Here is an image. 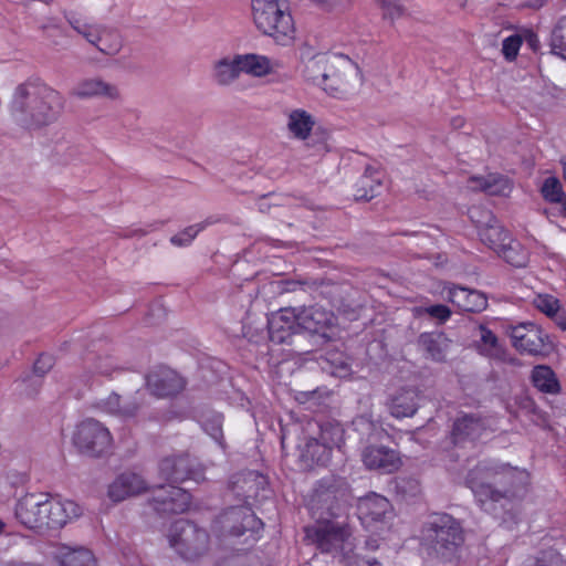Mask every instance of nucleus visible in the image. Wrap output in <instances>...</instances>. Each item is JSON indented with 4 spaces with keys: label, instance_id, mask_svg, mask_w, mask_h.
I'll return each mask as SVG.
<instances>
[{
    "label": "nucleus",
    "instance_id": "35",
    "mask_svg": "<svg viewBox=\"0 0 566 566\" xmlns=\"http://www.w3.org/2000/svg\"><path fill=\"white\" fill-rule=\"evenodd\" d=\"M83 361L85 371L92 375L109 376L118 368L116 358L107 353H90Z\"/></svg>",
    "mask_w": 566,
    "mask_h": 566
},
{
    "label": "nucleus",
    "instance_id": "40",
    "mask_svg": "<svg viewBox=\"0 0 566 566\" xmlns=\"http://www.w3.org/2000/svg\"><path fill=\"white\" fill-rule=\"evenodd\" d=\"M60 566H96L95 558L86 548H66L60 555Z\"/></svg>",
    "mask_w": 566,
    "mask_h": 566
},
{
    "label": "nucleus",
    "instance_id": "27",
    "mask_svg": "<svg viewBox=\"0 0 566 566\" xmlns=\"http://www.w3.org/2000/svg\"><path fill=\"white\" fill-rule=\"evenodd\" d=\"M94 407L101 412L116 416L124 420L134 418L139 410V403L136 400H125L122 402L117 394H111L106 398L97 400Z\"/></svg>",
    "mask_w": 566,
    "mask_h": 566
},
{
    "label": "nucleus",
    "instance_id": "48",
    "mask_svg": "<svg viewBox=\"0 0 566 566\" xmlns=\"http://www.w3.org/2000/svg\"><path fill=\"white\" fill-rule=\"evenodd\" d=\"M534 304L541 312L551 317L557 315L559 311V301L553 295L539 294L534 300Z\"/></svg>",
    "mask_w": 566,
    "mask_h": 566
},
{
    "label": "nucleus",
    "instance_id": "28",
    "mask_svg": "<svg viewBox=\"0 0 566 566\" xmlns=\"http://www.w3.org/2000/svg\"><path fill=\"white\" fill-rule=\"evenodd\" d=\"M384 174L373 167H367L355 185V198L357 200H370L380 193Z\"/></svg>",
    "mask_w": 566,
    "mask_h": 566
},
{
    "label": "nucleus",
    "instance_id": "15",
    "mask_svg": "<svg viewBox=\"0 0 566 566\" xmlns=\"http://www.w3.org/2000/svg\"><path fill=\"white\" fill-rule=\"evenodd\" d=\"M510 336L513 346L521 353L541 355L548 348V336L533 323L512 327Z\"/></svg>",
    "mask_w": 566,
    "mask_h": 566
},
{
    "label": "nucleus",
    "instance_id": "50",
    "mask_svg": "<svg viewBox=\"0 0 566 566\" xmlns=\"http://www.w3.org/2000/svg\"><path fill=\"white\" fill-rule=\"evenodd\" d=\"M384 10V15L390 20L400 18L405 10L398 0H377Z\"/></svg>",
    "mask_w": 566,
    "mask_h": 566
},
{
    "label": "nucleus",
    "instance_id": "46",
    "mask_svg": "<svg viewBox=\"0 0 566 566\" xmlns=\"http://www.w3.org/2000/svg\"><path fill=\"white\" fill-rule=\"evenodd\" d=\"M542 195L551 202H560L564 196L560 181L555 177L545 179L542 186Z\"/></svg>",
    "mask_w": 566,
    "mask_h": 566
},
{
    "label": "nucleus",
    "instance_id": "37",
    "mask_svg": "<svg viewBox=\"0 0 566 566\" xmlns=\"http://www.w3.org/2000/svg\"><path fill=\"white\" fill-rule=\"evenodd\" d=\"M354 430L367 441L377 439L384 433L379 421L375 420L371 413H361L353 420Z\"/></svg>",
    "mask_w": 566,
    "mask_h": 566
},
{
    "label": "nucleus",
    "instance_id": "22",
    "mask_svg": "<svg viewBox=\"0 0 566 566\" xmlns=\"http://www.w3.org/2000/svg\"><path fill=\"white\" fill-rule=\"evenodd\" d=\"M144 479L132 472L118 475L108 486V497L113 502H120L127 497L138 495L146 490Z\"/></svg>",
    "mask_w": 566,
    "mask_h": 566
},
{
    "label": "nucleus",
    "instance_id": "44",
    "mask_svg": "<svg viewBox=\"0 0 566 566\" xmlns=\"http://www.w3.org/2000/svg\"><path fill=\"white\" fill-rule=\"evenodd\" d=\"M222 416L216 413L211 418L206 419L202 423L205 431L222 448H226L222 432Z\"/></svg>",
    "mask_w": 566,
    "mask_h": 566
},
{
    "label": "nucleus",
    "instance_id": "60",
    "mask_svg": "<svg viewBox=\"0 0 566 566\" xmlns=\"http://www.w3.org/2000/svg\"><path fill=\"white\" fill-rule=\"evenodd\" d=\"M563 208H564V210L566 211V200H565V201H564V203H563Z\"/></svg>",
    "mask_w": 566,
    "mask_h": 566
},
{
    "label": "nucleus",
    "instance_id": "10",
    "mask_svg": "<svg viewBox=\"0 0 566 566\" xmlns=\"http://www.w3.org/2000/svg\"><path fill=\"white\" fill-rule=\"evenodd\" d=\"M168 542L182 558L195 559L208 551L209 535L195 523L178 520L169 528Z\"/></svg>",
    "mask_w": 566,
    "mask_h": 566
},
{
    "label": "nucleus",
    "instance_id": "23",
    "mask_svg": "<svg viewBox=\"0 0 566 566\" xmlns=\"http://www.w3.org/2000/svg\"><path fill=\"white\" fill-rule=\"evenodd\" d=\"M242 73L248 74L252 77H265L268 75L276 73L281 67V63L271 57L258 54V53H245L239 54Z\"/></svg>",
    "mask_w": 566,
    "mask_h": 566
},
{
    "label": "nucleus",
    "instance_id": "2",
    "mask_svg": "<svg viewBox=\"0 0 566 566\" xmlns=\"http://www.w3.org/2000/svg\"><path fill=\"white\" fill-rule=\"evenodd\" d=\"M81 513L74 501L44 492H28L13 507L15 522L36 535L60 530Z\"/></svg>",
    "mask_w": 566,
    "mask_h": 566
},
{
    "label": "nucleus",
    "instance_id": "36",
    "mask_svg": "<svg viewBox=\"0 0 566 566\" xmlns=\"http://www.w3.org/2000/svg\"><path fill=\"white\" fill-rule=\"evenodd\" d=\"M532 382L543 392L555 395L560 390V385L554 370L545 365H538L533 368Z\"/></svg>",
    "mask_w": 566,
    "mask_h": 566
},
{
    "label": "nucleus",
    "instance_id": "18",
    "mask_svg": "<svg viewBox=\"0 0 566 566\" xmlns=\"http://www.w3.org/2000/svg\"><path fill=\"white\" fill-rule=\"evenodd\" d=\"M361 460L366 468L384 473H391L401 465L399 454L384 446H366L361 451Z\"/></svg>",
    "mask_w": 566,
    "mask_h": 566
},
{
    "label": "nucleus",
    "instance_id": "13",
    "mask_svg": "<svg viewBox=\"0 0 566 566\" xmlns=\"http://www.w3.org/2000/svg\"><path fill=\"white\" fill-rule=\"evenodd\" d=\"M361 83L358 65L345 55H333L325 92L337 98L353 94Z\"/></svg>",
    "mask_w": 566,
    "mask_h": 566
},
{
    "label": "nucleus",
    "instance_id": "25",
    "mask_svg": "<svg viewBox=\"0 0 566 566\" xmlns=\"http://www.w3.org/2000/svg\"><path fill=\"white\" fill-rule=\"evenodd\" d=\"M148 386L158 397L179 394L185 388V380L176 371L165 369L160 374L148 377Z\"/></svg>",
    "mask_w": 566,
    "mask_h": 566
},
{
    "label": "nucleus",
    "instance_id": "47",
    "mask_svg": "<svg viewBox=\"0 0 566 566\" xmlns=\"http://www.w3.org/2000/svg\"><path fill=\"white\" fill-rule=\"evenodd\" d=\"M415 313L417 315L427 314L430 317L436 318L439 323L447 322L451 316L450 308L443 304L416 307Z\"/></svg>",
    "mask_w": 566,
    "mask_h": 566
},
{
    "label": "nucleus",
    "instance_id": "33",
    "mask_svg": "<svg viewBox=\"0 0 566 566\" xmlns=\"http://www.w3.org/2000/svg\"><path fill=\"white\" fill-rule=\"evenodd\" d=\"M312 510L315 512L325 511L328 515L336 516L340 510L337 491L331 486L325 489L324 485L321 484L315 489L312 499ZM321 515H323V513H321Z\"/></svg>",
    "mask_w": 566,
    "mask_h": 566
},
{
    "label": "nucleus",
    "instance_id": "45",
    "mask_svg": "<svg viewBox=\"0 0 566 566\" xmlns=\"http://www.w3.org/2000/svg\"><path fill=\"white\" fill-rule=\"evenodd\" d=\"M206 228V223H197L187 227L182 231L170 238L171 244L176 247H187Z\"/></svg>",
    "mask_w": 566,
    "mask_h": 566
},
{
    "label": "nucleus",
    "instance_id": "58",
    "mask_svg": "<svg viewBox=\"0 0 566 566\" xmlns=\"http://www.w3.org/2000/svg\"><path fill=\"white\" fill-rule=\"evenodd\" d=\"M562 166H563L564 179L566 180V158L562 159Z\"/></svg>",
    "mask_w": 566,
    "mask_h": 566
},
{
    "label": "nucleus",
    "instance_id": "41",
    "mask_svg": "<svg viewBox=\"0 0 566 566\" xmlns=\"http://www.w3.org/2000/svg\"><path fill=\"white\" fill-rule=\"evenodd\" d=\"M523 566H566V559L557 549L547 548L526 559Z\"/></svg>",
    "mask_w": 566,
    "mask_h": 566
},
{
    "label": "nucleus",
    "instance_id": "57",
    "mask_svg": "<svg viewBox=\"0 0 566 566\" xmlns=\"http://www.w3.org/2000/svg\"><path fill=\"white\" fill-rule=\"evenodd\" d=\"M312 1L322 7H331L336 0H312Z\"/></svg>",
    "mask_w": 566,
    "mask_h": 566
},
{
    "label": "nucleus",
    "instance_id": "9",
    "mask_svg": "<svg viewBox=\"0 0 566 566\" xmlns=\"http://www.w3.org/2000/svg\"><path fill=\"white\" fill-rule=\"evenodd\" d=\"M426 538L438 556L449 559L462 545L463 532L460 523L451 515L436 514L428 524Z\"/></svg>",
    "mask_w": 566,
    "mask_h": 566
},
{
    "label": "nucleus",
    "instance_id": "21",
    "mask_svg": "<svg viewBox=\"0 0 566 566\" xmlns=\"http://www.w3.org/2000/svg\"><path fill=\"white\" fill-rule=\"evenodd\" d=\"M447 290V300L462 312H481L486 305V297L476 290H470L462 286H449Z\"/></svg>",
    "mask_w": 566,
    "mask_h": 566
},
{
    "label": "nucleus",
    "instance_id": "5",
    "mask_svg": "<svg viewBox=\"0 0 566 566\" xmlns=\"http://www.w3.org/2000/svg\"><path fill=\"white\" fill-rule=\"evenodd\" d=\"M335 323V315L321 306L304 308L298 314L294 310H281L269 321V331L271 338L280 343L300 331L331 339Z\"/></svg>",
    "mask_w": 566,
    "mask_h": 566
},
{
    "label": "nucleus",
    "instance_id": "38",
    "mask_svg": "<svg viewBox=\"0 0 566 566\" xmlns=\"http://www.w3.org/2000/svg\"><path fill=\"white\" fill-rule=\"evenodd\" d=\"M319 439L321 443H324L325 447H328V450L332 452L333 449H340L344 444V428L337 422H325L319 426Z\"/></svg>",
    "mask_w": 566,
    "mask_h": 566
},
{
    "label": "nucleus",
    "instance_id": "42",
    "mask_svg": "<svg viewBox=\"0 0 566 566\" xmlns=\"http://www.w3.org/2000/svg\"><path fill=\"white\" fill-rule=\"evenodd\" d=\"M551 49L566 60V17L560 18L552 31Z\"/></svg>",
    "mask_w": 566,
    "mask_h": 566
},
{
    "label": "nucleus",
    "instance_id": "52",
    "mask_svg": "<svg viewBox=\"0 0 566 566\" xmlns=\"http://www.w3.org/2000/svg\"><path fill=\"white\" fill-rule=\"evenodd\" d=\"M53 366V357L50 355H41L34 363V373L43 376Z\"/></svg>",
    "mask_w": 566,
    "mask_h": 566
},
{
    "label": "nucleus",
    "instance_id": "49",
    "mask_svg": "<svg viewBox=\"0 0 566 566\" xmlns=\"http://www.w3.org/2000/svg\"><path fill=\"white\" fill-rule=\"evenodd\" d=\"M522 45V38L520 35H511L504 39L502 44V52L506 60L513 61L520 51Z\"/></svg>",
    "mask_w": 566,
    "mask_h": 566
},
{
    "label": "nucleus",
    "instance_id": "8",
    "mask_svg": "<svg viewBox=\"0 0 566 566\" xmlns=\"http://www.w3.org/2000/svg\"><path fill=\"white\" fill-rule=\"evenodd\" d=\"M305 536L322 553L340 557L349 564L358 555L355 553L353 530L346 521L319 520L314 525L305 527Z\"/></svg>",
    "mask_w": 566,
    "mask_h": 566
},
{
    "label": "nucleus",
    "instance_id": "24",
    "mask_svg": "<svg viewBox=\"0 0 566 566\" xmlns=\"http://www.w3.org/2000/svg\"><path fill=\"white\" fill-rule=\"evenodd\" d=\"M421 400V394L417 388H401L391 398L390 413L396 418L412 417L420 407Z\"/></svg>",
    "mask_w": 566,
    "mask_h": 566
},
{
    "label": "nucleus",
    "instance_id": "32",
    "mask_svg": "<svg viewBox=\"0 0 566 566\" xmlns=\"http://www.w3.org/2000/svg\"><path fill=\"white\" fill-rule=\"evenodd\" d=\"M331 63L332 56L326 54H317L313 56L308 60L305 66L304 74L306 80L325 91V85L331 73Z\"/></svg>",
    "mask_w": 566,
    "mask_h": 566
},
{
    "label": "nucleus",
    "instance_id": "39",
    "mask_svg": "<svg viewBox=\"0 0 566 566\" xmlns=\"http://www.w3.org/2000/svg\"><path fill=\"white\" fill-rule=\"evenodd\" d=\"M497 255L503 258L507 263L516 268L526 265L528 261V252L522 247V244L512 238H510L501 251L495 252Z\"/></svg>",
    "mask_w": 566,
    "mask_h": 566
},
{
    "label": "nucleus",
    "instance_id": "51",
    "mask_svg": "<svg viewBox=\"0 0 566 566\" xmlns=\"http://www.w3.org/2000/svg\"><path fill=\"white\" fill-rule=\"evenodd\" d=\"M17 474L12 472H7L0 475V495L1 496H10L15 490V480Z\"/></svg>",
    "mask_w": 566,
    "mask_h": 566
},
{
    "label": "nucleus",
    "instance_id": "59",
    "mask_svg": "<svg viewBox=\"0 0 566 566\" xmlns=\"http://www.w3.org/2000/svg\"><path fill=\"white\" fill-rule=\"evenodd\" d=\"M6 528V523L0 518V535L3 533Z\"/></svg>",
    "mask_w": 566,
    "mask_h": 566
},
{
    "label": "nucleus",
    "instance_id": "11",
    "mask_svg": "<svg viewBox=\"0 0 566 566\" xmlns=\"http://www.w3.org/2000/svg\"><path fill=\"white\" fill-rule=\"evenodd\" d=\"M72 441L81 453L98 458L111 451L114 439L103 422L86 418L75 426Z\"/></svg>",
    "mask_w": 566,
    "mask_h": 566
},
{
    "label": "nucleus",
    "instance_id": "30",
    "mask_svg": "<svg viewBox=\"0 0 566 566\" xmlns=\"http://www.w3.org/2000/svg\"><path fill=\"white\" fill-rule=\"evenodd\" d=\"M450 340L442 333H422L418 338V346L426 357L441 361L446 358Z\"/></svg>",
    "mask_w": 566,
    "mask_h": 566
},
{
    "label": "nucleus",
    "instance_id": "19",
    "mask_svg": "<svg viewBox=\"0 0 566 566\" xmlns=\"http://www.w3.org/2000/svg\"><path fill=\"white\" fill-rule=\"evenodd\" d=\"M475 210L470 211L471 219L476 222L480 240L494 252L501 251L511 238L510 233L490 212H485V221L475 220Z\"/></svg>",
    "mask_w": 566,
    "mask_h": 566
},
{
    "label": "nucleus",
    "instance_id": "14",
    "mask_svg": "<svg viewBox=\"0 0 566 566\" xmlns=\"http://www.w3.org/2000/svg\"><path fill=\"white\" fill-rule=\"evenodd\" d=\"M358 517L367 528L382 530L392 517L389 501L377 493L360 497L357 504Z\"/></svg>",
    "mask_w": 566,
    "mask_h": 566
},
{
    "label": "nucleus",
    "instance_id": "34",
    "mask_svg": "<svg viewBox=\"0 0 566 566\" xmlns=\"http://www.w3.org/2000/svg\"><path fill=\"white\" fill-rule=\"evenodd\" d=\"M478 349L480 354L495 360H505L506 353L496 335L488 327L481 325L479 327Z\"/></svg>",
    "mask_w": 566,
    "mask_h": 566
},
{
    "label": "nucleus",
    "instance_id": "20",
    "mask_svg": "<svg viewBox=\"0 0 566 566\" xmlns=\"http://www.w3.org/2000/svg\"><path fill=\"white\" fill-rule=\"evenodd\" d=\"M486 427L484 421L474 415H463L459 417L451 432L452 443L454 446H464L482 437Z\"/></svg>",
    "mask_w": 566,
    "mask_h": 566
},
{
    "label": "nucleus",
    "instance_id": "3",
    "mask_svg": "<svg viewBox=\"0 0 566 566\" xmlns=\"http://www.w3.org/2000/svg\"><path fill=\"white\" fill-rule=\"evenodd\" d=\"M63 107L64 98L61 93L38 78L19 84L9 104L12 119L27 129L54 123Z\"/></svg>",
    "mask_w": 566,
    "mask_h": 566
},
{
    "label": "nucleus",
    "instance_id": "16",
    "mask_svg": "<svg viewBox=\"0 0 566 566\" xmlns=\"http://www.w3.org/2000/svg\"><path fill=\"white\" fill-rule=\"evenodd\" d=\"M71 95L81 99L104 98L111 102L122 98L119 87L99 76L82 78L72 88Z\"/></svg>",
    "mask_w": 566,
    "mask_h": 566
},
{
    "label": "nucleus",
    "instance_id": "31",
    "mask_svg": "<svg viewBox=\"0 0 566 566\" xmlns=\"http://www.w3.org/2000/svg\"><path fill=\"white\" fill-rule=\"evenodd\" d=\"M332 457L328 447L321 443L316 438H310L303 446H300V460L303 467L311 468L315 464L325 465Z\"/></svg>",
    "mask_w": 566,
    "mask_h": 566
},
{
    "label": "nucleus",
    "instance_id": "29",
    "mask_svg": "<svg viewBox=\"0 0 566 566\" xmlns=\"http://www.w3.org/2000/svg\"><path fill=\"white\" fill-rule=\"evenodd\" d=\"M239 54L233 57H222L212 65L211 77L220 86L231 85L242 73Z\"/></svg>",
    "mask_w": 566,
    "mask_h": 566
},
{
    "label": "nucleus",
    "instance_id": "55",
    "mask_svg": "<svg viewBox=\"0 0 566 566\" xmlns=\"http://www.w3.org/2000/svg\"><path fill=\"white\" fill-rule=\"evenodd\" d=\"M59 25L56 23V20L50 19L45 24L42 25L43 31L50 32L51 29H57Z\"/></svg>",
    "mask_w": 566,
    "mask_h": 566
},
{
    "label": "nucleus",
    "instance_id": "4",
    "mask_svg": "<svg viewBox=\"0 0 566 566\" xmlns=\"http://www.w3.org/2000/svg\"><path fill=\"white\" fill-rule=\"evenodd\" d=\"M159 474L170 483L188 480L199 482L203 479V469L189 454L167 457L159 463ZM191 496L174 484L160 485L154 490L151 505L158 513H182L190 505Z\"/></svg>",
    "mask_w": 566,
    "mask_h": 566
},
{
    "label": "nucleus",
    "instance_id": "12",
    "mask_svg": "<svg viewBox=\"0 0 566 566\" xmlns=\"http://www.w3.org/2000/svg\"><path fill=\"white\" fill-rule=\"evenodd\" d=\"M64 18L74 31L102 53L114 55L119 52L122 38L115 29L91 23L75 12H65Z\"/></svg>",
    "mask_w": 566,
    "mask_h": 566
},
{
    "label": "nucleus",
    "instance_id": "43",
    "mask_svg": "<svg viewBox=\"0 0 566 566\" xmlns=\"http://www.w3.org/2000/svg\"><path fill=\"white\" fill-rule=\"evenodd\" d=\"M242 482L245 499H256L259 496V490L264 491L266 485L265 476L252 471L243 475Z\"/></svg>",
    "mask_w": 566,
    "mask_h": 566
},
{
    "label": "nucleus",
    "instance_id": "26",
    "mask_svg": "<svg viewBox=\"0 0 566 566\" xmlns=\"http://www.w3.org/2000/svg\"><path fill=\"white\" fill-rule=\"evenodd\" d=\"M469 187L472 190H481L490 196H509L512 191L511 180L497 174L473 176L469 179Z\"/></svg>",
    "mask_w": 566,
    "mask_h": 566
},
{
    "label": "nucleus",
    "instance_id": "56",
    "mask_svg": "<svg viewBox=\"0 0 566 566\" xmlns=\"http://www.w3.org/2000/svg\"><path fill=\"white\" fill-rule=\"evenodd\" d=\"M366 547L374 551V549H377L379 547V543H378V539H375V538H369L366 541Z\"/></svg>",
    "mask_w": 566,
    "mask_h": 566
},
{
    "label": "nucleus",
    "instance_id": "54",
    "mask_svg": "<svg viewBox=\"0 0 566 566\" xmlns=\"http://www.w3.org/2000/svg\"><path fill=\"white\" fill-rule=\"evenodd\" d=\"M556 324L563 329L566 331V312H557V315L553 316Z\"/></svg>",
    "mask_w": 566,
    "mask_h": 566
},
{
    "label": "nucleus",
    "instance_id": "7",
    "mask_svg": "<svg viewBox=\"0 0 566 566\" xmlns=\"http://www.w3.org/2000/svg\"><path fill=\"white\" fill-rule=\"evenodd\" d=\"M263 523L255 516L248 506H233L221 512L212 522L211 531L216 537L226 544L234 545L237 539L244 547L237 551H245L252 546L259 538V531Z\"/></svg>",
    "mask_w": 566,
    "mask_h": 566
},
{
    "label": "nucleus",
    "instance_id": "17",
    "mask_svg": "<svg viewBox=\"0 0 566 566\" xmlns=\"http://www.w3.org/2000/svg\"><path fill=\"white\" fill-rule=\"evenodd\" d=\"M285 128L287 136L292 139L305 142L311 138L316 117L302 107L286 108L284 111Z\"/></svg>",
    "mask_w": 566,
    "mask_h": 566
},
{
    "label": "nucleus",
    "instance_id": "6",
    "mask_svg": "<svg viewBox=\"0 0 566 566\" xmlns=\"http://www.w3.org/2000/svg\"><path fill=\"white\" fill-rule=\"evenodd\" d=\"M251 17L255 28L276 44L291 45L296 38V27L285 0H251Z\"/></svg>",
    "mask_w": 566,
    "mask_h": 566
},
{
    "label": "nucleus",
    "instance_id": "53",
    "mask_svg": "<svg viewBox=\"0 0 566 566\" xmlns=\"http://www.w3.org/2000/svg\"><path fill=\"white\" fill-rule=\"evenodd\" d=\"M0 566H40V565L35 564V563H30V562L11 559V560L1 563Z\"/></svg>",
    "mask_w": 566,
    "mask_h": 566
},
{
    "label": "nucleus",
    "instance_id": "1",
    "mask_svg": "<svg viewBox=\"0 0 566 566\" xmlns=\"http://www.w3.org/2000/svg\"><path fill=\"white\" fill-rule=\"evenodd\" d=\"M527 480L528 474L524 470L483 460L469 471L465 483L480 506L485 512L495 513L496 505L504 506L517 496L525 489Z\"/></svg>",
    "mask_w": 566,
    "mask_h": 566
}]
</instances>
